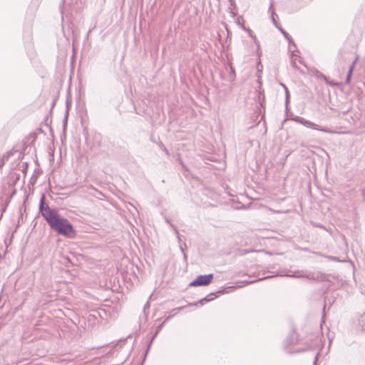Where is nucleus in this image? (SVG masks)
Here are the masks:
<instances>
[{"instance_id": "1", "label": "nucleus", "mask_w": 365, "mask_h": 365, "mask_svg": "<svg viewBox=\"0 0 365 365\" xmlns=\"http://www.w3.org/2000/svg\"><path fill=\"white\" fill-rule=\"evenodd\" d=\"M41 213L50 227L58 234L69 238L75 237L76 233L70 222L48 207H41Z\"/></svg>"}, {"instance_id": "2", "label": "nucleus", "mask_w": 365, "mask_h": 365, "mask_svg": "<svg viewBox=\"0 0 365 365\" xmlns=\"http://www.w3.org/2000/svg\"><path fill=\"white\" fill-rule=\"evenodd\" d=\"M212 278V274L198 276L195 281L190 283V286H206L211 282Z\"/></svg>"}, {"instance_id": "3", "label": "nucleus", "mask_w": 365, "mask_h": 365, "mask_svg": "<svg viewBox=\"0 0 365 365\" xmlns=\"http://www.w3.org/2000/svg\"><path fill=\"white\" fill-rule=\"evenodd\" d=\"M353 68H354V66H352L350 69H349V73H348V76H347V82L349 81V79H350V77L351 76V73L353 71Z\"/></svg>"}, {"instance_id": "4", "label": "nucleus", "mask_w": 365, "mask_h": 365, "mask_svg": "<svg viewBox=\"0 0 365 365\" xmlns=\"http://www.w3.org/2000/svg\"><path fill=\"white\" fill-rule=\"evenodd\" d=\"M309 126L313 129L319 130V128H317V125L316 124L309 123Z\"/></svg>"}]
</instances>
